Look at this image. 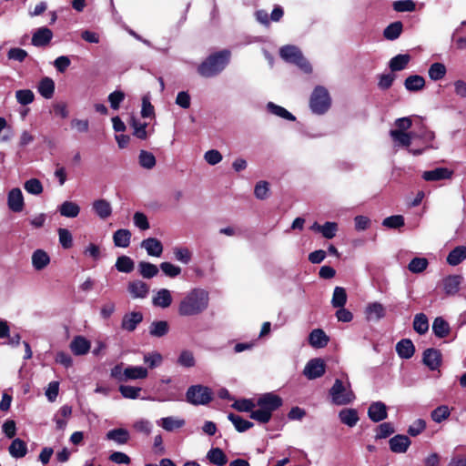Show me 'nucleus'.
<instances>
[{
	"mask_svg": "<svg viewBox=\"0 0 466 466\" xmlns=\"http://www.w3.org/2000/svg\"><path fill=\"white\" fill-rule=\"evenodd\" d=\"M209 294L201 288H195L185 294L177 308L181 317H194L202 314L208 308Z\"/></svg>",
	"mask_w": 466,
	"mask_h": 466,
	"instance_id": "1",
	"label": "nucleus"
},
{
	"mask_svg": "<svg viewBox=\"0 0 466 466\" xmlns=\"http://www.w3.org/2000/svg\"><path fill=\"white\" fill-rule=\"evenodd\" d=\"M282 403V399L274 392L264 393L258 399V409L251 412L250 418L260 423H267L270 420L272 413L281 407Z\"/></svg>",
	"mask_w": 466,
	"mask_h": 466,
	"instance_id": "2",
	"label": "nucleus"
},
{
	"mask_svg": "<svg viewBox=\"0 0 466 466\" xmlns=\"http://www.w3.org/2000/svg\"><path fill=\"white\" fill-rule=\"evenodd\" d=\"M230 60V52L221 50L210 55L198 67V73L204 77H213L221 73Z\"/></svg>",
	"mask_w": 466,
	"mask_h": 466,
	"instance_id": "3",
	"label": "nucleus"
},
{
	"mask_svg": "<svg viewBox=\"0 0 466 466\" xmlns=\"http://www.w3.org/2000/svg\"><path fill=\"white\" fill-rule=\"evenodd\" d=\"M329 394L331 402L337 406L350 404L356 398L348 377L344 380L336 379Z\"/></svg>",
	"mask_w": 466,
	"mask_h": 466,
	"instance_id": "4",
	"label": "nucleus"
},
{
	"mask_svg": "<svg viewBox=\"0 0 466 466\" xmlns=\"http://www.w3.org/2000/svg\"><path fill=\"white\" fill-rule=\"evenodd\" d=\"M279 55L288 63L295 64L304 73H311L312 67L309 62L304 57L299 47L292 45L284 46L279 50Z\"/></svg>",
	"mask_w": 466,
	"mask_h": 466,
	"instance_id": "5",
	"label": "nucleus"
},
{
	"mask_svg": "<svg viewBox=\"0 0 466 466\" xmlns=\"http://www.w3.org/2000/svg\"><path fill=\"white\" fill-rule=\"evenodd\" d=\"M330 105L331 99L329 91L324 86H316L309 100V106L312 112L317 115H322L329 110Z\"/></svg>",
	"mask_w": 466,
	"mask_h": 466,
	"instance_id": "6",
	"label": "nucleus"
},
{
	"mask_svg": "<svg viewBox=\"0 0 466 466\" xmlns=\"http://www.w3.org/2000/svg\"><path fill=\"white\" fill-rule=\"evenodd\" d=\"M186 400L195 406L207 405L212 400V391L203 385H192L186 392Z\"/></svg>",
	"mask_w": 466,
	"mask_h": 466,
	"instance_id": "7",
	"label": "nucleus"
},
{
	"mask_svg": "<svg viewBox=\"0 0 466 466\" xmlns=\"http://www.w3.org/2000/svg\"><path fill=\"white\" fill-rule=\"evenodd\" d=\"M326 371V365L322 359L315 358L309 360L303 370L304 376L309 380L322 377Z\"/></svg>",
	"mask_w": 466,
	"mask_h": 466,
	"instance_id": "8",
	"label": "nucleus"
},
{
	"mask_svg": "<svg viewBox=\"0 0 466 466\" xmlns=\"http://www.w3.org/2000/svg\"><path fill=\"white\" fill-rule=\"evenodd\" d=\"M364 313L368 321H379L385 317L386 309L380 302H371L366 306Z\"/></svg>",
	"mask_w": 466,
	"mask_h": 466,
	"instance_id": "9",
	"label": "nucleus"
},
{
	"mask_svg": "<svg viewBox=\"0 0 466 466\" xmlns=\"http://www.w3.org/2000/svg\"><path fill=\"white\" fill-rule=\"evenodd\" d=\"M368 416L373 422H380L388 417L387 406L382 401L372 402L368 409Z\"/></svg>",
	"mask_w": 466,
	"mask_h": 466,
	"instance_id": "10",
	"label": "nucleus"
},
{
	"mask_svg": "<svg viewBox=\"0 0 466 466\" xmlns=\"http://www.w3.org/2000/svg\"><path fill=\"white\" fill-rule=\"evenodd\" d=\"M69 348L74 355L83 356L89 352L90 341L83 336H76L70 342Z\"/></svg>",
	"mask_w": 466,
	"mask_h": 466,
	"instance_id": "11",
	"label": "nucleus"
},
{
	"mask_svg": "<svg viewBox=\"0 0 466 466\" xmlns=\"http://www.w3.org/2000/svg\"><path fill=\"white\" fill-rule=\"evenodd\" d=\"M143 320V314L140 311H132L123 316L121 328L127 331H134L137 325Z\"/></svg>",
	"mask_w": 466,
	"mask_h": 466,
	"instance_id": "12",
	"label": "nucleus"
},
{
	"mask_svg": "<svg viewBox=\"0 0 466 466\" xmlns=\"http://www.w3.org/2000/svg\"><path fill=\"white\" fill-rule=\"evenodd\" d=\"M423 363L431 370H437L441 363V353L436 349H427L423 352Z\"/></svg>",
	"mask_w": 466,
	"mask_h": 466,
	"instance_id": "13",
	"label": "nucleus"
},
{
	"mask_svg": "<svg viewBox=\"0 0 466 466\" xmlns=\"http://www.w3.org/2000/svg\"><path fill=\"white\" fill-rule=\"evenodd\" d=\"M8 208L14 212H20L24 208V197L18 187L11 189L7 196Z\"/></svg>",
	"mask_w": 466,
	"mask_h": 466,
	"instance_id": "14",
	"label": "nucleus"
},
{
	"mask_svg": "<svg viewBox=\"0 0 466 466\" xmlns=\"http://www.w3.org/2000/svg\"><path fill=\"white\" fill-rule=\"evenodd\" d=\"M453 172L446 167H437L432 170L424 171L422 178L426 181H440L443 179H450Z\"/></svg>",
	"mask_w": 466,
	"mask_h": 466,
	"instance_id": "15",
	"label": "nucleus"
},
{
	"mask_svg": "<svg viewBox=\"0 0 466 466\" xmlns=\"http://www.w3.org/2000/svg\"><path fill=\"white\" fill-rule=\"evenodd\" d=\"M92 209L100 219H106L112 215V206L105 198H99L92 203Z\"/></svg>",
	"mask_w": 466,
	"mask_h": 466,
	"instance_id": "16",
	"label": "nucleus"
},
{
	"mask_svg": "<svg viewBox=\"0 0 466 466\" xmlns=\"http://www.w3.org/2000/svg\"><path fill=\"white\" fill-rule=\"evenodd\" d=\"M390 449L395 453H404L410 445V440L406 435H396L389 441Z\"/></svg>",
	"mask_w": 466,
	"mask_h": 466,
	"instance_id": "17",
	"label": "nucleus"
},
{
	"mask_svg": "<svg viewBox=\"0 0 466 466\" xmlns=\"http://www.w3.org/2000/svg\"><path fill=\"white\" fill-rule=\"evenodd\" d=\"M140 246L146 249L148 256L159 258L163 252V245L156 238H147L142 240Z\"/></svg>",
	"mask_w": 466,
	"mask_h": 466,
	"instance_id": "18",
	"label": "nucleus"
},
{
	"mask_svg": "<svg viewBox=\"0 0 466 466\" xmlns=\"http://www.w3.org/2000/svg\"><path fill=\"white\" fill-rule=\"evenodd\" d=\"M127 290L134 299H145L149 292V287L142 280H134L128 283Z\"/></svg>",
	"mask_w": 466,
	"mask_h": 466,
	"instance_id": "19",
	"label": "nucleus"
},
{
	"mask_svg": "<svg viewBox=\"0 0 466 466\" xmlns=\"http://www.w3.org/2000/svg\"><path fill=\"white\" fill-rule=\"evenodd\" d=\"M53 37L52 31L47 27L38 28L32 36V45L35 46H45L48 45Z\"/></svg>",
	"mask_w": 466,
	"mask_h": 466,
	"instance_id": "20",
	"label": "nucleus"
},
{
	"mask_svg": "<svg viewBox=\"0 0 466 466\" xmlns=\"http://www.w3.org/2000/svg\"><path fill=\"white\" fill-rule=\"evenodd\" d=\"M172 296L167 289H160L152 298V304L161 309L168 308L172 303Z\"/></svg>",
	"mask_w": 466,
	"mask_h": 466,
	"instance_id": "21",
	"label": "nucleus"
},
{
	"mask_svg": "<svg viewBox=\"0 0 466 466\" xmlns=\"http://www.w3.org/2000/svg\"><path fill=\"white\" fill-rule=\"evenodd\" d=\"M462 277L460 275H450L443 279V289L449 296L455 295L460 290Z\"/></svg>",
	"mask_w": 466,
	"mask_h": 466,
	"instance_id": "22",
	"label": "nucleus"
},
{
	"mask_svg": "<svg viewBox=\"0 0 466 466\" xmlns=\"http://www.w3.org/2000/svg\"><path fill=\"white\" fill-rule=\"evenodd\" d=\"M126 381L144 380L148 376V370L143 366H127L125 368Z\"/></svg>",
	"mask_w": 466,
	"mask_h": 466,
	"instance_id": "23",
	"label": "nucleus"
},
{
	"mask_svg": "<svg viewBox=\"0 0 466 466\" xmlns=\"http://www.w3.org/2000/svg\"><path fill=\"white\" fill-rule=\"evenodd\" d=\"M106 440L112 441L117 445L127 444L130 439V434L127 430L124 428H117L106 432Z\"/></svg>",
	"mask_w": 466,
	"mask_h": 466,
	"instance_id": "24",
	"label": "nucleus"
},
{
	"mask_svg": "<svg viewBox=\"0 0 466 466\" xmlns=\"http://www.w3.org/2000/svg\"><path fill=\"white\" fill-rule=\"evenodd\" d=\"M329 340V337L320 329H313L309 336V344L316 349L324 348L328 344Z\"/></svg>",
	"mask_w": 466,
	"mask_h": 466,
	"instance_id": "25",
	"label": "nucleus"
},
{
	"mask_svg": "<svg viewBox=\"0 0 466 466\" xmlns=\"http://www.w3.org/2000/svg\"><path fill=\"white\" fill-rule=\"evenodd\" d=\"M396 351L401 359H410L414 352L415 347L410 339H403L396 345Z\"/></svg>",
	"mask_w": 466,
	"mask_h": 466,
	"instance_id": "26",
	"label": "nucleus"
},
{
	"mask_svg": "<svg viewBox=\"0 0 466 466\" xmlns=\"http://www.w3.org/2000/svg\"><path fill=\"white\" fill-rule=\"evenodd\" d=\"M432 331L437 338L443 339L450 334L451 327L442 317H437L432 323Z\"/></svg>",
	"mask_w": 466,
	"mask_h": 466,
	"instance_id": "27",
	"label": "nucleus"
},
{
	"mask_svg": "<svg viewBox=\"0 0 466 466\" xmlns=\"http://www.w3.org/2000/svg\"><path fill=\"white\" fill-rule=\"evenodd\" d=\"M61 216L65 218H74L80 213V207L73 201H64L58 208Z\"/></svg>",
	"mask_w": 466,
	"mask_h": 466,
	"instance_id": "28",
	"label": "nucleus"
},
{
	"mask_svg": "<svg viewBox=\"0 0 466 466\" xmlns=\"http://www.w3.org/2000/svg\"><path fill=\"white\" fill-rule=\"evenodd\" d=\"M50 263V257L43 249H36L32 255V265L35 270H42Z\"/></svg>",
	"mask_w": 466,
	"mask_h": 466,
	"instance_id": "29",
	"label": "nucleus"
},
{
	"mask_svg": "<svg viewBox=\"0 0 466 466\" xmlns=\"http://www.w3.org/2000/svg\"><path fill=\"white\" fill-rule=\"evenodd\" d=\"M339 418L341 423L347 425L348 427H354L360 418L358 415V411L355 409H343L339 412Z\"/></svg>",
	"mask_w": 466,
	"mask_h": 466,
	"instance_id": "30",
	"label": "nucleus"
},
{
	"mask_svg": "<svg viewBox=\"0 0 466 466\" xmlns=\"http://www.w3.org/2000/svg\"><path fill=\"white\" fill-rule=\"evenodd\" d=\"M168 331L169 324L166 320H155L148 327L150 336L155 338L164 337Z\"/></svg>",
	"mask_w": 466,
	"mask_h": 466,
	"instance_id": "31",
	"label": "nucleus"
},
{
	"mask_svg": "<svg viewBox=\"0 0 466 466\" xmlns=\"http://www.w3.org/2000/svg\"><path fill=\"white\" fill-rule=\"evenodd\" d=\"M157 425L162 427L167 431H173L176 429L182 428L186 421L183 419L175 418L172 416L161 418L157 421Z\"/></svg>",
	"mask_w": 466,
	"mask_h": 466,
	"instance_id": "32",
	"label": "nucleus"
},
{
	"mask_svg": "<svg viewBox=\"0 0 466 466\" xmlns=\"http://www.w3.org/2000/svg\"><path fill=\"white\" fill-rule=\"evenodd\" d=\"M405 88L410 92H418L425 87V79L419 75H411L404 81Z\"/></svg>",
	"mask_w": 466,
	"mask_h": 466,
	"instance_id": "33",
	"label": "nucleus"
},
{
	"mask_svg": "<svg viewBox=\"0 0 466 466\" xmlns=\"http://www.w3.org/2000/svg\"><path fill=\"white\" fill-rule=\"evenodd\" d=\"M207 459L217 466H224L228 462L226 454L219 448H211L207 453Z\"/></svg>",
	"mask_w": 466,
	"mask_h": 466,
	"instance_id": "34",
	"label": "nucleus"
},
{
	"mask_svg": "<svg viewBox=\"0 0 466 466\" xmlns=\"http://www.w3.org/2000/svg\"><path fill=\"white\" fill-rule=\"evenodd\" d=\"M410 61V56L408 54H400L393 56L389 63L391 71H400L407 67Z\"/></svg>",
	"mask_w": 466,
	"mask_h": 466,
	"instance_id": "35",
	"label": "nucleus"
},
{
	"mask_svg": "<svg viewBox=\"0 0 466 466\" xmlns=\"http://www.w3.org/2000/svg\"><path fill=\"white\" fill-rule=\"evenodd\" d=\"M466 258V247L458 246L453 248L447 257V262L451 266H457Z\"/></svg>",
	"mask_w": 466,
	"mask_h": 466,
	"instance_id": "36",
	"label": "nucleus"
},
{
	"mask_svg": "<svg viewBox=\"0 0 466 466\" xmlns=\"http://www.w3.org/2000/svg\"><path fill=\"white\" fill-rule=\"evenodd\" d=\"M390 136L398 146L409 147L413 138L412 133L400 132V130H390Z\"/></svg>",
	"mask_w": 466,
	"mask_h": 466,
	"instance_id": "37",
	"label": "nucleus"
},
{
	"mask_svg": "<svg viewBox=\"0 0 466 466\" xmlns=\"http://www.w3.org/2000/svg\"><path fill=\"white\" fill-rule=\"evenodd\" d=\"M267 109L272 115H275V116H279V117H281L283 119L289 120V121H295L296 120L295 116H293L286 108H284V107H282V106H280L279 105H276L273 102H268L267 104Z\"/></svg>",
	"mask_w": 466,
	"mask_h": 466,
	"instance_id": "38",
	"label": "nucleus"
},
{
	"mask_svg": "<svg viewBox=\"0 0 466 466\" xmlns=\"http://www.w3.org/2000/svg\"><path fill=\"white\" fill-rule=\"evenodd\" d=\"M131 232L128 229H117L113 235L115 246L127 248L130 244Z\"/></svg>",
	"mask_w": 466,
	"mask_h": 466,
	"instance_id": "39",
	"label": "nucleus"
},
{
	"mask_svg": "<svg viewBox=\"0 0 466 466\" xmlns=\"http://www.w3.org/2000/svg\"><path fill=\"white\" fill-rule=\"evenodd\" d=\"M38 92L43 97L46 99L51 98L54 96L55 92L54 80L50 77H44L39 83Z\"/></svg>",
	"mask_w": 466,
	"mask_h": 466,
	"instance_id": "40",
	"label": "nucleus"
},
{
	"mask_svg": "<svg viewBox=\"0 0 466 466\" xmlns=\"http://www.w3.org/2000/svg\"><path fill=\"white\" fill-rule=\"evenodd\" d=\"M429 319L424 313H418L414 316L413 329L420 335H423L429 330Z\"/></svg>",
	"mask_w": 466,
	"mask_h": 466,
	"instance_id": "41",
	"label": "nucleus"
},
{
	"mask_svg": "<svg viewBox=\"0 0 466 466\" xmlns=\"http://www.w3.org/2000/svg\"><path fill=\"white\" fill-rule=\"evenodd\" d=\"M27 452V447L24 441L15 439L9 446V453L14 458H23Z\"/></svg>",
	"mask_w": 466,
	"mask_h": 466,
	"instance_id": "42",
	"label": "nucleus"
},
{
	"mask_svg": "<svg viewBox=\"0 0 466 466\" xmlns=\"http://www.w3.org/2000/svg\"><path fill=\"white\" fill-rule=\"evenodd\" d=\"M158 268L147 261H140L138 263V272L145 279H152L158 274Z\"/></svg>",
	"mask_w": 466,
	"mask_h": 466,
	"instance_id": "43",
	"label": "nucleus"
},
{
	"mask_svg": "<svg viewBox=\"0 0 466 466\" xmlns=\"http://www.w3.org/2000/svg\"><path fill=\"white\" fill-rule=\"evenodd\" d=\"M403 25L400 21L390 24L383 32V35L388 40L397 39L402 32Z\"/></svg>",
	"mask_w": 466,
	"mask_h": 466,
	"instance_id": "44",
	"label": "nucleus"
},
{
	"mask_svg": "<svg viewBox=\"0 0 466 466\" xmlns=\"http://www.w3.org/2000/svg\"><path fill=\"white\" fill-rule=\"evenodd\" d=\"M228 419L233 423L238 432H244L253 426L249 420L242 419L240 416L229 413Z\"/></svg>",
	"mask_w": 466,
	"mask_h": 466,
	"instance_id": "45",
	"label": "nucleus"
},
{
	"mask_svg": "<svg viewBox=\"0 0 466 466\" xmlns=\"http://www.w3.org/2000/svg\"><path fill=\"white\" fill-rule=\"evenodd\" d=\"M347 293L344 288L336 287L333 290L331 305L334 308H342L347 302Z\"/></svg>",
	"mask_w": 466,
	"mask_h": 466,
	"instance_id": "46",
	"label": "nucleus"
},
{
	"mask_svg": "<svg viewBox=\"0 0 466 466\" xmlns=\"http://www.w3.org/2000/svg\"><path fill=\"white\" fill-rule=\"evenodd\" d=\"M115 266L119 272L130 273L135 268V263L131 258L123 255L117 258Z\"/></svg>",
	"mask_w": 466,
	"mask_h": 466,
	"instance_id": "47",
	"label": "nucleus"
},
{
	"mask_svg": "<svg viewBox=\"0 0 466 466\" xmlns=\"http://www.w3.org/2000/svg\"><path fill=\"white\" fill-rule=\"evenodd\" d=\"M118 390L123 398L137 400L140 398V392L142 391V389L140 387H135L131 385H120Z\"/></svg>",
	"mask_w": 466,
	"mask_h": 466,
	"instance_id": "48",
	"label": "nucleus"
},
{
	"mask_svg": "<svg viewBox=\"0 0 466 466\" xmlns=\"http://www.w3.org/2000/svg\"><path fill=\"white\" fill-rule=\"evenodd\" d=\"M451 415V410L447 405L438 406L431 412V420L436 423H441L447 420Z\"/></svg>",
	"mask_w": 466,
	"mask_h": 466,
	"instance_id": "49",
	"label": "nucleus"
},
{
	"mask_svg": "<svg viewBox=\"0 0 466 466\" xmlns=\"http://www.w3.org/2000/svg\"><path fill=\"white\" fill-rule=\"evenodd\" d=\"M130 126L133 127V135L139 139H146L147 137V123H142L136 117L132 116L130 120Z\"/></svg>",
	"mask_w": 466,
	"mask_h": 466,
	"instance_id": "50",
	"label": "nucleus"
},
{
	"mask_svg": "<svg viewBox=\"0 0 466 466\" xmlns=\"http://www.w3.org/2000/svg\"><path fill=\"white\" fill-rule=\"evenodd\" d=\"M177 364L185 368H192L196 364V360L192 351L184 350L177 358Z\"/></svg>",
	"mask_w": 466,
	"mask_h": 466,
	"instance_id": "51",
	"label": "nucleus"
},
{
	"mask_svg": "<svg viewBox=\"0 0 466 466\" xmlns=\"http://www.w3.org/2000/svg\"><path fill=\"white\" fill-rule=\"evenodd\" d=\"M144 363L148 366L149 369H155L159 367L163 362L162 355L157 351H153L144 355Z\"/></svg>",
	"mask_w": 466,
	"mask_h": 466,
	"instance_id": "52",
	"label": "nucleus"
},
{
	"mask_svg": "<svg viewBox=\"0 0 466 466\" xmlns=\"http://www.w3.org/2000/svg\"><path fill=\"white\" fill-rule=\"evenodd\" d=\"M139 165L147 169H151L156 166L155 156L146 150H141L138 156Z\"/></svg>",
	"mask_w": 466,
	"mask_h": 466,
	"instance_id": "53",
	"label": "nucleus"
},
{
	"mask_svg": "<svg viewBox=\"0 0 466 466\" xmlns=\"http://www.w3.org/2000/svg\"><path fill=\"white\" fill-rule=\"evenodd\" d=\"M429 76L431 80L437 81L444 77L446 67L441 63H433L429 68Z\"/></svg>",
	"mask_w": 466,
	"mask_h": 466,
	"instance_id": "54",
	"label": "nucleus"
},
{
	"mask_svg": "<svg viewBox=\"0 0 466 466\" xmlns=\"http://www.w3.org/2000/svg\"><path fill=\"white\" fill-rule=\"evenodd\" d=\"M428 260L425 258H414L408 265V268L412 273H420L428 267Z\"/></svg>",
	"mask_w": 466,
	"mask_h": 466,
	"instance_id": "55",
	"label": "nucleus"
},
{
	"mask_svg": "<svg viewBox=\"0 0 466 466\" xmlns=\"http://www.w3.org/2000/svg\"><path fill=\"white\" fill-rule=\"evenodd\" d=\"M24 187L25 191L32 195H40L43 192V185L37 178H31L25 181Z\"/></svg>",
	"mask_w": 466,
	"mask_h": 466,
	"instance_id": "56",
	"label": "nucleus"
},
{
	"mask_svg": "<svg viewBox=\"0 0 466 466\" xmlns=\"http://www.w3.org/2000/svg\"><path fill=\"white\" fill-rule=\"evenodd\" d=\"M392 6L396 12H413L416 4L413 0H398L393 2Z\"/></svg>",
	"mask_w": 466,
	"mask_h": 466,
	"instance_id": "57",
	"label": "nucleus"
},
{
	"mask_svg": "<svg viewBox=\"0 0 466 466\" xmlns=\"http://www.w3.org/2000/svg\"><path fill=\"white\" fill-rule=\"evenodd\" d=\"M15 97L19 104L26 106L34 101L35 95L29 89H21L15 92Z\"/></svg>",
	"mask_w": 466,
	"mask_h": 466,
	"instance_id": "58",
	"label": "nucleus"
},
{
	"mask_svg": "<svg viewBox=\"0 0 466 466\" xmlns=\"http://www.w3.org/2000/svg\"><path fill=\"white\" fill-rule=\"evenodd\" d=\"M382 226L388 228H400L404 226V218L401 215H394L383 219Z\"/></svg>",
	"mask_w": 466,
	"mask_h": 466,
	"instance_id": "59",
	"label": "nucleus"
},
{
	"mask_svg": "<svg viewBox=\"0 0 466 466\" xmlns=\"http://www.w3.org/2000/svg\"><path fill=\"white\" fill-rule=\"evenodd\" d=\"M57 232L60 245L66 249L70 248L73 245L71 232L66 228H59Z\"/></svg>",
	"mask_w": 466,
	"mask_h": 466,
	"instance_id": "60",
	"label": "nucleus"
},
{
	"mask_svg": "<svg viewBox=\"0 0 466 466\" xmlns=\"http://www.w3.org/2000/svg\"><path fill=\"white\" fill-rule=\"evenodd\" d=\"M159 268L169 278H176L181 273V268L170 262H162Z\"/></svg>",
	"mask_w": 466,
	"mask_h": 466,
	"instance_id": "61",
	"label": "nucleus"
},
{
	"mask_svg": "<svg viewBox=\"0 0 466 466\" xmlns=\"http://www.w3.org/2000/svg\"><path fill=\"white\" fill-rule=\"evenodd\" d=\"M338 231V224L336 222H326L321 226V235L328 239L333 238Z\"/></svg>",
	"mask_w": 466,
	"mask_h": 466,
	"instance_id": "62",
	"label": "nucleus"
},
{
	"mask_svg": "<svg viewBox=\"0 0 466 466\" xmlns=\"http://www.w3.org/2000/svg\"><path fill=\"white\" fill-rule=\"evenodd\" d=\"M255 406H256V404L251 400H248V399H242V400H236L234 402V404L232 405V407L234 409H236L238 411H242V412H248V411L252 412Z\"/></svg>",
	"mask_w": 466,
	"mask_h": 466,
	"instance_id": "63",
	"label": "nucleus"
},
{
	"mask_svg": "<svg viewBox=\"0 0 466 466\" xmlns=\"http://www.w3.org/2000/svg\"><path fill=\"white\" fill-rule=\"evenodd\" d=\"M174 255L176 259L183 264H188L192 258L191 252L187 248H175Z\"/></svg>",
	"mask_w": 466,
	"mask_h": 466,
	"instance_id": "64",
	"label": "nucleus"
}]
</instances>
